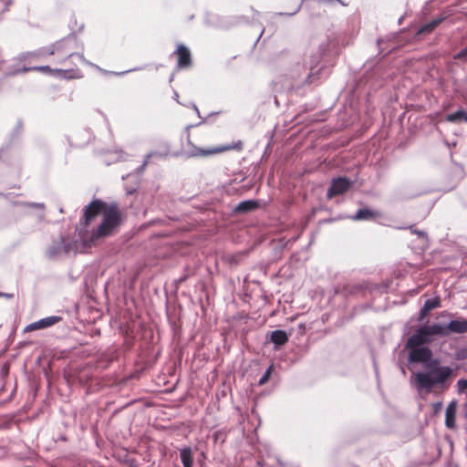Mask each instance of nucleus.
I'll return each mask as SVG.
<instances>
[{"instance_id":"1","label":"nucleus","mask_w":467,"mask_h":467,"mask_svg":"<svg viewBox=\"0 0 467 467\" xmlns=\"http://www.w3.org/2000/svg\"><path fill=\"white\" fill-rule=\"evenodd\" d=\"M123 222V215L116 202H106L96 199L83 209L79 222L80 234L89 244L113 235Z\"/></svg>"},{"instance_id":"2","label":"nucleus","mask_w":467,"mask_h":467,"mask_svg":"<svg viewBox=\"0 0 467 467\" xmlns=\"http://www.w3.org/2000/svg\"><path fill=\"white\" fill-rule=\"evenodd\" d=\"M330 52L331 48L328 43L320 44L308 59L304 58L302 63L297 62L294 65L290 72L291 78L299 80L302 74H306L302 81L298 82L297 88L318 85L320 80L329 74L327 57Z\"/></svg>"},{"instance_id":"3","label":"nucleus","mask_w":467,"mask_h":467,"mask_svg":"<svg viewBox=\"0 0 467 467\" xmlns=\"http://www.w3.org/2000/svg\"><path fill=\"white\" fill-rule=\"evenodd\" d=\"M448 332L445 331L444 327L440 325H432V326H424L420 327L417 333L410 336V346L417 345L421 346L425 343H430L432 339V336L436 335H447Z\"/></svg>"},{"instance_id":"4","label":"nucleus","mask_w":467,"mask_h":467,"mask_svg":"<svg viewBox=\"0 0 467 467\" xmlns=\"http://www.w3.org/2000/svg\"><path fill=\"white\" fill-rule=\"evenodd\" d=\"M382 86V81L374 79V73L365 72L356 82V92L360 97H370Z\"/></svg>"},{"instance_id":"5","label":"nucleus","mask_w":467,"mask_h":467,"mask_svg":"<svg viewBox=\"0 0 467 467\" xmlns=\"http://www.w3.org/2000/svg\"><path fill=\"white\" fill-rule=\"evenodd\" d=\"M171 56L176 57V71L186 70L192 67V55L185 44L179 43Z\"/></svg>"},{"instance_id":"6","label":"nucleus","mask_w":467,"mask_h":467,"mask_svg":"<svg viewBox=\"0 0 467 467\" xmlns=\"http://www.w3.org/2000/svg\"><path fill=\"white\" fill-rule=\"evenodd\" d=\"M244 148V143L242 140H236L231 144H226L219 147H213L207 150H203L201 148H194L191 153L193 157H207L214 154L223 153L229 150H236L241 151Z\"/></svg>"},{"instance_id":"7","label":"nucleus","mask_w":467,"mask_h":467,"mask_svg":"<svg viewBox=\"0 0 467 467\" xmlns=\"http://www.w3.org/2000/svg\"><path fill=\"white\" fill-rule=\"evenodd\" d=\"M70 43H73L76 47L78 45L77 35L74 32L50 45L48 47L47 55L52 56L56 52L67 51V45Z\"/></svg>"},{"instance_id":"8","label":"nucleus","mask_w":467,"mask_h":467,"mask_svg":"<svg viewBox=\"0 0 467 467\" xmlns=\"http://www.w3.org/2000/svg\"><path fill=\"white\" fill-rule=\"evenodd\" d=\"M78 57L83 63H85L86 65H88L90 67H96L98 70L101 71L105 75L124 76V75H126L128 73L138 71V70H142V69H144L146 67V66H142V67H134V68H131V69L124 70V71H121V72L109 71V70L103 69V68L99 67V66H97V65L91 63L90 61L87 60L84 57L83 53L71 52V53L67 54V57Z\"/></svg>"},{"instance_id":"9","label":"nucleus","mask_w":467,"mask_h":467,"mask_svg":"<svg viewBox=\"0 0 467 467\" xmlns=\"http://www.w3.org/2000/svg\"><path fill=\"white\" fill-rule=\"evenodd\" d=\"M351 185V182L346 178L334 179L330 187L327 190V198H332L337 195L346 192Z\"/></svg>"},{"instance_id":"10","label":"nucleus","mask_w":467,"mask_h":467,"mask_svg":"<svg viewBox=\"0 0 467 467\" xmlns=\"http://www.w3.org/2000/svg\"><path fill=\"white\" fill-rule=\"evenodd\" d=\"M409 26H405L400 32L396 33L389 44V52H397L409 43Z\"/></svg>"},{"instance_id":"11","label":"nucleus","mask_w":467,"mask_h":467,"mask_svg":"<svg viewBox=\"0 0 467 467\" xmlns=\"http://www.w3.org/2000/svg\"><path fill=\"white\" fill-rule=\"evenodd\" d=\"M61 320V317L58 316H50L47 317H44L36 322H33L27 325L24 331L25 332H32L35 330L44 329L54 326Z\"/></svg>"},{"instance_id":"12","label":"nucleus","mask_w":467,"mask_h":467,"mask_svg":"<svg viewBox=\"0 0 467 467\" xmlns=\"http://www.w3.org/2000/svg\"><path fill=\"white\" fill-rule=\"evenodd\" d=\"M431 350L427 347L411 345L410 362H427L431 358Z\"/></svg>"},{"instance_id":"13","label":"nucleus","mask_w":467,"mask_h":467,"mask_svg":"<svg viewBox=\"0 0 467 467\" xmlns=\"http://www.w3.org/2000/svg\"><path fill=\"white\" fill-rule=\"evenodd\" d=\"M32 70L42 72L46 75L54 76L63 79H71L72 77L69 76L70 70L68 69H60V68H52L48 65L43 66H33Z\"/></svg>"},{"instance_id":"14","label":"nucleus","mask_w":467,"mask_h":467,"mask_svg":"<svg viewBox=\"0 0 467 467\" xmlns=\"http://www.w3.org/2000/svg\"><path fill=\"white\" fill-rule=\"evenodd\" d=\"M410 235L414 236V238L410 237V243L413 244L411 249L414 250L416 253L420 254L428 248L429 240L425 234L412 231L410 229Z\"/></svg>"},{"instance_id":"15","label":"nucleus","mask_w":467,"mask_h":467,"mask_svg":"<svg viewBox=\"0 0 467 467\" xmlns=\"http://www.w3.org/2000/svg\"><path fill=\"white\" fill-rule=\"evenodd\" d=\"M205 24L217 28L228 29L233 26L234 23L230 22L229 19L220 16L218 15L210 14L205 18Z\"/></svg>"},{"instance_id":"16","label":"nucleus","mask_w":467,"mask_h":467,"mask_svg":"<svg viewBox=\"0 0 467 467\" xmlns=\"http://www.w3.org/2000/svg\"><path fill=\"white\" fill-rule=\"evenodd\" d=\"M457 403L451 401L446 408L445 425L448 429H454L456 426Z\"/></svg>"},{"instance_id":"17","label":"nucleus","mask_w":467,"mask_h":467,"mask_svg":"<svg viewBox=\"0 0 467 467\" xmlns=\"http://www.w3.org/2000/svg\"><path fill=\"white\" fill-rule=\"evenodd\" d=\"M435 384H443L452 374V369L449 367H440L431 372Z\"/></svg>"},{"instance_id":"18","label":"nucleus","mask_w":467,"mask_h":467,"mask_svg":"<svg viewBox=\"0 0 467 467\" xmlns=\"http://www.w3.org/2000/svg\"><path fill=\"white\" fill-rule=\"evenodd\" d=\"M440 305H441V300L439 297L427 299L425 301L422 308L420 309V320H423L431 310L439 307Z\"/></svg>"},{"instance_id":"19","label":"nucleus","mask_w":467,"mask_h":467,"mask_svg":"<svg viewBox=\"0 0 467 467\" xmlns=\"http://www.w3.org/2000/svg\"><path fill=\"white\" fill-rule=\"evenodd\" d=\"M447 332H453V333H466L467 332V320L465 319H455L451 320L444 328Z\"/></svg>"},{"instance_id":"20","label":"nucleus","mask_w":467,"mask_h":467,"mask_svg":"<svg viewBox=\"0 0 467 467\" xmlns=\"http://www.w3.org/2000/svg\"><path fill=\"white\" fill-rule=\"evenodd\" d=\"M381 213L378 211H373L370 209H359L356 213V214L352 217L353 220L360 221V220H371L378 217H380Z\"/></svg>"},{"instance_id":"21","label":"nucleus","mask_w":467,"mask_h":467,"mask_svg":"<svg viewBox=\"0 0 467 467\" xmlns=\"http://www.w3.org/2000/svg\"><path fill=\"white\" fill-rule=\"evenodd\" d=\"M418 384L427 389H431L436 384L431 373H419L416 376Z\"/></svg>"},{"instance_id":"22","label":"nucleus","mask_w":467,"mask_h":467,"mask_svg":"<svg viewBox=\"0 0 467 467\" xmlns=\"http://www.w3.org/2000/svg\"><path fill=\"white\" fill-rule=\"evenodd\" d=\"M444 19L445 17L441 16L424 24L418 29L417 35H426L431 33Z\"/></svg>"},{"instance_id":"23","label":"nucleus","mask_w":467,"mask_h":467,"mask_svg":"<svg viewBox=\"0 0 467 467\" xmlns=\"http://www.w3.org/2000/svg\"><path fill=\"white\" fill-rule=\"evenodd\" d=\"M180 457L183 467H192L193 454L190 447H184L180 451Z\"/></svg>"},{"instance_id":"24","label":"nucleus","mask_w":467,"mask_h":467,"mask_svg":"<svg viewBox=\"0 0 467 467\" xmlns=\"http://www.w3.org/2000/svg\"><path fill=\"white\" fill-rule=\"evenodd\" d=\"M271 341L276 346H282L288 341V336L284 330H275L271 334Z\"/></svg>"},{"instance_id":"25","label":"nucleus","mask_w":467,"mask_h":467,"mask_svg":"<svg viewBox=\"0 0 467 467\" xmlns=\"http://www.w3.org/2000/svg\"><path fill=\"white\" fill-rule=\"evenodd\" d=\"M409 339H407L406 341H404V344H403V349L400 352L399 354V361H400V369H401V372L403 375L406 374V363H405V360L406 359H409Z\"/></svg>"},{"instance_id":"26","label":"nucleus","mask_w":467,"mask_h":467,"mask_svg":"<svg viewBox=\"0 0 467 467\" xmlns=\"http://www.w3.org/2000/svg\"><path fill=\"white\" fill-rule=\"evenodd\" d=\"M256 207H257L256 202L251 200V201H245V202H240L238 204L236 210L239 212H247V211L254 210Z\"/></svg>"},{"instance_id":"27","label":"nucleus","mask_w":467,"mask_h":467,"mask_svg":"<svg viewBox=\"0 0 467 467\" xmlns=\"http://www.w3.org/2000/svg\"><path fill=\"white\" fill-rule=\"evenodd\" d=\"M301 8H302V3H300L297 5V7L292 12H278V13H275L274 16H286V17L294 16L301 10Z\"/></svg>"},{"instance_id":"28","label":"nucleus","mask_w":467,"mask_h":467,"mask_svg":"<svg viewBox=\"0 0 467 467\" xmlns=\"http://www.w3.org/2000/svg\"><path fill=\"white\" fill-rule=\"evenodd\" d=\"M271 371H272V366H270L266 370L265 372L264 373V375L261 377V379H259V385H264L265 384L269 378H270V375H271Z\"/></svg>"},{"instance_id":"29","label":"nucleus","mask_w":467,"mask_h":467,"mask_svg":"<svg viewBox=\"0 0 467 467\" xmlns=\"http://www.w3.org/2000/svg\"><path fill=\"white\" fill-rule=\"evenodd\" d=\"M47 51H48V47H40L37 51H35V52H31V53H28V55L30 56H48L47 55Z\"/></svg>"},{"instance_id":"30","label":"nucleus","mask_w":467,"mask_h":467,"mask_svg":"<svg viewBox=\"0 0 467 467\" xmlns=\"http://www.w3.org/2000/svg\"><path fill=\"white\" fill-rule=\"evenodd\" d=\"M458 391L463 392L467 389V379H460L457 382Z\"/></svg>"},{"instance_id":"31","label":"nucleus","mask_w":467,"mask_h":467,"mask_svg":"<svg viewBox=\"0 0 467 467\" xmlns=\"http://www.w3.org/2000/svg\"><path fill=\"white\" fill-rule=\"evenodd\" d=\"M24 205L26 207L39 209L41 211L45 209V204L41 202H26Z\"/></svg>"},{"instance_id":"32","label":"nucleus","mask_w":467,"mask_h":467,"mask_svg":"<svg viewBox=\"0 0 467 467\" xmlns=\"http://www.w3.org/2000/svg\"><path fill=\"white\" fill-rule=\"evenodd\" d=\"M455 59L467 58V47L454 56Z\"/></svg>"},{"instance_id":"33","label":"nucleus","mask_w":467,"mask_h":467,"mask_svg":"<svg viewBox=\"0 0 467 467\" xmlns=\"http://www.w3.org/2000/svg\"><path fill=\"white\" fill-rule=\"evenodd\" d=\"M4 7L0 10V13H5L8 10V7L13 4V0H2Z\"/></svg>"},{"instance_id":"34","label":"nucleus","mask_w":467,"mask_h":467,"mask_svg":"<svg viewBox=\"0 0 467 467\" xmlns=\"http://www.w3.org/2000/svg\"><path fill=\"white\" fill-rule=\"evenodd\" d=\"M447 117H457V118H460V117H467L466 113L463 111V110H459V111H456L452 114H449L447 115Z\"/></svg>"},{"instance_id":"35","label":"nucleus","mask_w":467,"mask_h":467,"mask_svg":"<svg viewBox=\"0 0 467 467\" xmlns=\"http://www.w3.org/2000/svg\"><path fill=\"white\" fill-rule=\"evenodd\" d=\"M326 1H327L326 4L338 3V4H340L343 6H347L348 5V4L345 3L343 0H326Z\"/></svg>"},{"instance_id":"36","label":"nucleus","mask_w":467,"mask_h":467,"mask_svg":"<svg viewBox=\"0 0 467 467\" xmlns=\"http://www.w3.org/2000/svg\"><path fill=\"white\" fill-rule=\"evenodd\" d=\"M155 155H157V153H156V152L149 153V154L146 156V159H145V161H144V162H143V164H142V168H144V167L148 164L149 159H150V158H151V157H153V156H155Z\"/></svg>"},{"instance_id":"37","label":"nucleus","mask_w":467,"mask_h":467,"mask_svg":"<svg viewBox=\"0 0 467 467\" xmlns=\"http://www.w3.org/2000/svg\"><path fill=\"white\" fill-rule=\"evenodd\" d=\"M29 71H33L32 70V67H26V66H23L21 68H19L17 70V72H22V73H26V72H29Z\"/></svg>"},{"instance_id":"38","label":"nucleus","mask_w":467,"mask_h":467,"mask_svg":"<svg viewBox=\"0 0 467 467\" xmlns=\"http://www.w3.org/2000/svg\"><path fill=\"white\" fill-rule=\"evenodd\" d=\"M190 105H191V106L192 107V109H194V112H195V114H196V117H202V116H201V113H200V110H199L198 107L196 106V104H195V103H193V102H191V103H190Z\"/></svg>"},{"instance_id":"39","label":"nucleus","mask_w":467,"mask_h":467,"mask_svg":"<svg viewBox=\"0 0 467 467\" xmlns=\"http://www.w3.org/2000/svg\"><path fill=\"white\" fill-rule=\"evenodd\" d=\"M221 113H222L221 111H212V112L208 113L205 117H209V118L217 117Z\"/></svg>"},{"instance_id":"40","label":"nucleus","mask_w":467,"mask_h":467,"mask_svg":"<svg viewBox=\"0 0 467 467\" xmlns=\"http://www.w3.org/2000/svg\"><path fill=\"white\" fill-rule=\"evenodd\" d=\"M407 15H408V11H405V13L398 20L399 25H401L402 21L407 16Z\"/></svg>"},{"instance_id":"41","label":"nucleus","mask_w":467,"mask_h":467,"mask_svg":"<svg viewBox=\"0 0 467 467\" xmlns=\"http://www.w3.org/2000/svg\"><path fill=\"white\" fill-rule=\"evenodd\" d=\"M176 68L174 69V71L171 74L170 78H169V82H171L173 81L174 78H175V74H176Z\"/></svg>"},{"instance_id":"42","label":"nucleus","mask_w":467,"mask_h":467,"mask_svg":"<svg viewBox=\"0 0 467 467\" xmlns=\"http://www.w3.org/2000/svg\"><path fill=\"white\" fill-rule=\"evenodd\" d=\"M408 107H409V106H408V104L406 103V104H405V111H404V112H402V113L399 116L400 118L405 117L406 112L409 110V108H408Z\"/></svg>"},{"instance_id":"43","label":"nucleus","mask_w":467,"mask_h":467,"mask_svg":"<svg viewBox=\"0 0 467 467\" xmlns=\"http://www.w3.org/2000/svg\"><path fill=\"white\" fill-rule=\"evenodd\" d=\"M274 103L276 105V107H278L279 101L276 97L274 98Z\"/></svg>"},{"instance_id":"44","label":"nucleus","mask_w":467,"mask_h":467,"mask_svg":"<svg viewBox=\"0 0 467 467\" xmlns=\"http://www.w3.org/2000/svg\"><path fill=\"white\" fill-rule=\"evenodd\" d=\"M178 98H179V94H178L176 91H174L173 99H174L175 100H177V99H178Z\"/></svg>"},{"instance_id":"45","label":"nucleus","mask_w":467,"mask_h":467,"mask_svg":"<svg viewBox=\"0 0 467 467\" xmlns=\"http://www.w3.org/2000/svg\"><path fill=\"white\" fill-rule=\"evenodd\" d=\"M264 32V29L262 30L261 34L259 35V36L256 38V41H255V44L259 41V38L261 37L262 34Z\"/></svg>"},{"instance_id":"46","label":"nucleus","mask_w":467,"mask_h":467,"mask_svg":"<svg viewBox=\"0 0 467 467\" xmlns=\"http://www.w3.org/2000/svg\"><path fill=\"white\" fill-rule=\"evenodd\" d=\"M448 120H451V121H454V120H458L459 119H454V118H451V119H447ZM464 120H467V119H463Z\"/></svg>"},{"instance_id":"47","label":"nucleus","mask_w":467,"mask_h":467,"mask_svg":"<svg viewBox=\"0 0 467 467\" xmlns=\"http://www.w3.org/2000/svg\"><path fill=\"white\" fill-rule=\"evenodd\" d=\"M295 118L300 117L299 113L294 115Z\"/></svg>"},{"instance_id":"48","label":"nucleus","mask_w":467,"mask_h":467,"mask_svg":"<svg viewBox=\"0 0 467 467\" xmlns=\"http://www.w3.org/2000/svg\"><path fill=\"white\" fill-rule=\"evenodd\" d=\"M377 44L379 46L380 45V39H378L377 40Z\"/></svg>"},{"instance_id":"49","label":"nucleus","mask_w":467,"mask_h":467,"mask_svg":"<svg viewBox=\"0 0 467 467\" xmlns=\"http://www.w3.org/2000/svg\"><path fill=\"white\" fill-rule=\"evenodd\" d=\"M0 4H2V0H0Z\"/></svg>"}]
</instances>
